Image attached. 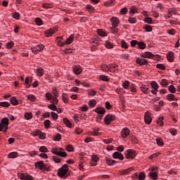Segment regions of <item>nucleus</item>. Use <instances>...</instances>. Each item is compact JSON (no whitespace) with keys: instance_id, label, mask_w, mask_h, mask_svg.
Listing matches in <instances>:
<instances>
[{"instance_id":"obj_4","label":"nucleus","mask_w":180,"mask_h":180,"mask_svg":"<svg viewBox=\"0 0 180 180\" xmlns=\"http://www.w3.org/2000/svg\"><path fill=\"white\" fill-rule=\"evenodd\" d=\"M0 124H1L2 127L4 128V133H6V131H8V129H9V119H8V117L3 118Z\"/></svg>"},{"instance_id":"obj_17","label":"nucleus","mask_w":180,"mask_h":180,"mask_svg":"<svg viewBox=\"0 0 180 180\" xmlns=\"http://www.w3.org/2000/svg\"><path fill=\"white\" fill-rule=\"evenodd\" d=\"M133 169H134L133 167H129L127 169L120 171L119 173L120 175H126L127 174H130Z\"/></svg>"},{"instance_id":"obj_27","label":"nucleus","mask_w":180,"mask_h":180,"mask_svg":"<svg viewBox=\"0 0 180 180\" xmlns=\"http://www.w3.org/2000/svg\"><path fill=\"white\" fill-rule=\"evenodd\" d=\"M86 11H88V12H89L90 13H93V12L95 11V8H94V6H92L91 5L89 4L86 6Z\"/></svg>"},{"instance_id":"obj_22","label":"nucleus","mask_w":180,"mask_h":180,"mask_svg":"<svg viewBox=\"0 0 180 180\" xmlns=\"http://www.w3.org/2000/svg\"><path fill=\"white\" fill-rule=\"evenodd\" d=\"M63 122L66 124L69 129L72 128V123L68 118H63Z\"/></svg>"},{"instance_id":"obj_41","label":"nucleus","mask_w":180,"mask_h":180,"mask_svg":"<svg viewBox=\"0 0 180 180\" xmlns=\"http://www.w3.org/2000/svg\"><path fill=\"white\" fill-rule=\"evenodd\" d=\"M0 106H3V108H9L11 103L9 102H0Z\"/></svg>"},{"instance_id":"obj_11","label":"nucleus","mask_w":180,"mask_h":180,"mask_svg":"<svg viewBox=\"0 0 180 180\" xmlns=\"http://www.w3.org/2000/svg\"><path fill=\"white\" fill-rule=\"evenodd\" d=\"M136 64L139 65H148V61L146 59H141L140 58H137L136 60Z\"/></svg>"},{"instance_id":"obj_50","label":"nucleus","mask_w":180,"mask_h":180,"mask_svg":"<svg viewBox=\"0 0 180 180\" xmlns=\"http://www.w3.org/2000/svg\"><path fill=\"white\" fill-rule=\"evenodd\" d=\"M17 157H18L17 152H12L8 155V158H16Z\"/></svg>"},{"instance_id":"obj_24","label":"nucleus","mask_w":180,"mask_h":180,"mask_svg":"<svg viewBox=\"0 0 180 180\" xmlns=\"http://www.w3.org/2000/svg\"><path fill=\"white\" fill-rule=\"evenodd\" d=\"M141 89L143 94H149L150 93V89L146 85H142L141 87Z\"/></svg>"},{"instance_id":"obj_59","label":"nucleus","mask_w":180,"mask_h":180,"mask_svg":"<svg viewBox=\"0 0 180 180\" xmlns=\"http://www.w3.org/2000/svg\"><path fill=\"white\" fill-rule=\"evenodd\" d=\"M129 13H137V8H136L134 6H132L129 10Z\"/></svg>"},{"instance_id":"obj_53","label":"nucleus","mask_w":180,"mask_h":180,"mask_svg":"<svg viewBox=\"0 0 180 180\" xmlns=\"http://www.w3.org/2000/svg\"><path fill=\"white\" fill-rule=\"evenodd\" d=\"M27 99L30 101L31 102H34L36 101V96L33 95H28L27 96Z\"/></svg>"},{"instance_id":"obj_32","label":"nucleus","mask_w":180,"mask_h":180,"mask_svg":"<svg viewBox=\"0 0 180 180\" xmlns=\"http://www.w3.org/2000/svg\"><path fill=\"white\" fill-rule=\"evenodd\" d=\"M35 23L37 26H41V25H43V20L40 18H37L35 19Z\"/></svg>"},{"instance_id":"obj_51","label":"nucleus","mask_w":180,"mask_h":180,"mask_svg":"<svg viewBox=\"0 0 180 180\" xmlns=\"http://www.w3.org/2000/svg\"><path fill=\"white\" fill-rule=\"evenodd\" d=\"M15 43H13V41H10L6 44V49H11L13 47Z\"/></svg>"},{"instance_id":"obj_19","label":"nucleus","mask_w":180,"mask_h":180,"mask_svg":"<svg viewBox=\"0 0 180 180\" xmlns=\"http://www.w3.org/2000/svg\"><path fill=\"white\" fill-rule=\"evenodd\" d=\"M36 72L38 77H43V75H44V69L42 68H38L36 70Z\"/></svg>"},{"instance_id":"obj_60","label":"nucleus","mask_w":180,"mask_h":180,"mask_svg":"<svg viewBox=\"0 0 180 180\" xmlns=\"http://www.w3.org/2000/svg\"><path fill=\"white\" fill-rule=\"evenodd\" d=\"M169 132L171 133V134H172V136H176V134H177L176 129H175V128H172V129L169 130Z\"/></svg>"},{"instance_id":"obj_39","label":"nucleus","mask_w":180,"mask_h":180,"mask_svg":"<svg viewBox=\"0 0 180 180\" xmlns=\"http://www.w3.org/2000/svg\"><path fill=\"white\" fill-rule=\"evenodd\" d=\"M25 117L27 120H30L33 117V114L32 112H26L25 114Z\"/></svg>"},{"instance_id":"obj_47","label":"nucleus","mask_w":180,"mask_h":180,"mask_svg":"<svg viewBox=\"0 0 180 180\" xmlns=\"http://www.w3.org/2000/svg\"><path fill=\"white\" fill-rule=\"evenodd\" d=\"M143 20L146 23H148V25H152V23H153V19L150 17H147V18H144Z\"/></svg>"},{"instance_id":"obj_37","label":"nucleus","mask_w":180,"mask_h":180,"mask_svg":"<svg viewBox=\"0 0 180 180\" xmlns=\"http://www.w3.org/2000/svg\"><path fill=\"white\" fill-rule=\"evenodd\" d=\"M156 143L158 146H160V147H162V146H164V141H162V139L161 138H158V139H156Z\"/></svg>"},{"instance_id":"obj_46","label":"nucleus","mask_w":180,"mask_h":180,"mask_svg":"<svg viewBox=\"0 0 180 180\" xmlns=\"http://www.w3.org/2000/svg\"><path fill=\"white\" fill-rule=\"evenodd\" d=\"M143 29H145L146 32H153V27H151V25H145L143 26Z\"/></svg>"},{"instance_id":"obj_36","label":"nucleus","mask_w":180,"mask_h":180,"mask_svg":"<svg viewBox=\"0 0 180 180\" xmlns=\"http://www.w3.org/2000/svg\"><path fill=\"white\" fill-rule=\"evenodd\" d=\"M66 151H68V153H73L74 151V147H72V145H68L65 148Z\"/></svg>"},{"instance_id":"obj_34","label":"nucleus","mask_w":180,"mask_h":180,"mask_svg":"<svg viewBox=\"0 0 180 180\" xmlns=\"http://www.w3.org/2000/svg\"><path fill=\"white\" fill-rule=\"evenodd\" d=\"M164 117H160L159 119L157 120V124L159 126H164Z\"/></svg>"},{"instance_id":"obj_40","label":"nucleus","mask_w":180,"mask_h":180,"mask_svg":"<svg viewBox=\"0 0 180 180\" xmlns=\"http://www.w3.org/2000/svg\"><path fill=\"white\" fill-rule=\"evenodd\" d=\"M122 86L124 89H129V86H130V82L129 81H125L122 83Z\"/></svg>"},{"instance_id":"obj_58","label":"nucleus","mask_w":180,"mask_h":180,"mask_svg":"<svg viewBox=\"0 0 180 180\" xmlns=\"http://www.w3.org/2000/svg\"><path fill=\"white\" fill-rule=\"evenodd\" d=\"M89 96H95V95H96V91L95 90L90 89L89 91Z\"/></svg>"},{"instance_id":"obj_56","label":"nucleus","mask_w":180,"mask_h":180,"mask_svg":"<svg viewBox=\"0 0 180 180\" xmlns=\"http://www.w3.org/2000/svg\"><path fill=\"white\" fill-rule=\"evenodd\" d=\"M49 109H51V110H57V106L54 104H51L48 105Z\"/></svg>"},{"instance_id":"obj_48","label":"nucleus","mask_w":180,"mask_h":180,"mask_svg":"<svg viewBox=\"0 0 180 180\" xmlns=\"http://www.w3.org/2000/svg\"><path fill=\"white\" fill-rule=\"evenodd\" d=\"M13 18L16 20H19L20 19V13L15 12L13 14Z\"/></svg>"},{"instance_id":"obj_62","label":"nucleus","mask_w":180,"mask_h":180,"mask_svg":"<svg viewBox=\"0 0 180 180\" xmlns=\"http://www.w3.org/2000/svg\"><path fill=\"white\" fill-rule=\"evenodd\" d=\"M150 85L153 89H158V84H157L156 82L153 81V82H150Z\"/></svg>"},{"instance_id":"obj_44","label":"nucleus","mask_w":180,"mask_h":180,"mask_svg":"<svg viewBox=\"0 0 180 180\" xmlns=\"http://www.w3.org/2000/svg\"><path fill=\"white\" fill-rule=\"evenodd\" d=\"M168 90L169 91V92H171V94H175V92L176 91V89H175V86L174 85H170Z\"/></svg>"},{"instance_id":"obj_63","label":"nucleus","mask_w":180,"mask_h":180,"mask_svg":"<svg viewBox=\"0 0 180 180\" xmlns=\"http://www.w3.org/2000/svg\"><path fill=\"white\" fill-rule=\"evenodd\" d=\"M129 23H136L137 19H136L135 18L129 17Z\"/></svg>"},{"instance_id":"obj_49","label":"nucleus","mask_w":180,"mask_h":180,"mask_svg":"<svg viewBox=\"0 0 180 180\" xmlns=\"http://www.w3.org/2000/svg\"><path fill=\"white\" fill-rule=\"evenodd\" d=\"M46 98L48 101H54V97L51 96V93H46Z\"/></svg>"},{"instance_id":"obj_28","label":"nucleus","mask_w":180,"mask_h":180,"mask_svg":"<svg viewBox=\"0 0 180 180\" xmlns=\"http://www.w3.org/2000/svg\"><path fill=\"white\" fill-rule=\"evenodd\" d=\"M11 105H19V101H18V99H16V97H11Z\"/></svg>"},{"instance_id":"obj_1","label":"nucleus","mask_w":180,"mask_h":180,"mask_svg":"<svg viewBox=\"0 0 180 180\" xmlns=\"http://www.w3.org/2000/svg\"><path fill=\"white\" fill-rule=\"evenodd\" d=\"M69 168L68 165L65 164L62 166L60 169H58V176H59L60 178H64L65 175H67V172H68Z\"/></svg>"},{"instance_id":"obj_26","label":"nucleus","mask_w":180,"mask_h":180,"mask_svg":"<svg viewBox=\"0 0 180 180\" xmlns=\"http://www.w3.org/2000/svg\"><path fill=\"white\" fill-rule=\"evenodd\" d=\"M97 33L98 34V36H101V37H105V36H108V34H106L105 32H104L103 30L99 29L97 30Z\"/></svg>"},{"instance_id":"obj_55","label":"nucleus","mask_w":180,"mask_h":180,"mask_svg":"<svg viewBox=\"0 0 180 180\" xmlns=\"http://www.w3.org/2000/svg\"><path fill=\"white\" fill-rule=\"evenodd\" d=\"M160 84L162 86H167V85H168V80H167V79H162V82Z\"/></svg>"},{"instance_id":"obj_45","label":"nucleus","mask_w":180,"mask_h":180,"mask_svg":"<svg viewBox=\"0 0 180 180\" xmlns=\"http://www.w3.org/2000/svg\"><path fill=\"white\" fill-rule=\"evenodd\" d=\"M139 180H144L146 179V173L140 172L139 174Z\"/></svg>"},{"instance_id":"obj_20","label":"nucleus","mask_w":180,"mask_h":180,"mask_svg":"<svg viewBox=\"0 0 180 180\" xmlns=\"http://www.w3.org/2000/svg\"><path fill=\"white\" fill-rule=\"evenodd\" d=\"M167 58L169 63L174 62V52L169 51L167 55Z\"/></svg>"},{"instance_id":"obj_14","label":"nucleus","mask_w":180,"mask_h":180,"mask_svg":"<svg viewBox=\"0 0 180 180\" xmlns=\"http://www.w3.org/2000/svg\"><path fill=\"white\" fill-rule=\"evenodd\" d=\"M52 93L54 95L53 103H58V100L57 99V98L58 96V91H57V89L56 88L53 89Z\"/></svg>"},{"instance_id":"obj_57","label":"nucleus","mask_w":180,"mask_h":180,"mask_svg":"<svg viewBox=\"0 0 180 180\" xmlns=\"http://www.w3.org/2000/svg\"><path fill=\"white\" fill-rule=\"evenodd\" d=\"M39 151H40V153H47L48 152L47 147H46V146H41L39 148Z\"/></svg>"},{"instance_id":"obj_12","label":"nucleus","mask_w":180,"mask_h":180,"mask_svg":"<svg viewBox=\"0 0 180 180\" xmlns=\"http://www.w3.org/2000/svg\"><path fill=\"white\" fill-rule=\"evenodd\" d=\"M129 134H130V129L128 128H124L122 131H121V136L122 139H126Z\"/></svg>"},{"instance_id":"obj_15","label":"nucleus","mask_w":180,"mask_h":180,"mask_svg":"<svg viewBox=\"0 0 180 180\" xmlns=\"http://www.w3.org/2000/svg\"><path fill=\"white\" fill-rule=\"evenodd\" d=\"M111 23L114 27H117L120 23L119 18L117 17H112L111 18Z\"/></svg>"},{"instance_id":"obj_54","label":"nucleus","mask_w":180,"mask_h":180,"mask_svg":"<svg viewBox=\"0 0 180 180\" xmlns=\"http://www.w3.org/2000/svg\"><path fill=\"white\" fill-rule=\"evenodd\" d=\"M52 158L54 162H56V164H60L61 162V160H60V158H58L57 156H53Z\"/></svg>"},{"instance_id":"obj_29","label":"nucleus","mask_w":180,"mask_h":180,"mask_svg":"<svg viewBox=\"0 0 180 180\" xmlns=\"http://www.w3.org/2000/svg\"><path fill=\"white\" fill-rule=\"evenodd\" d=\"M167 98L168 101H178V98L174 94H169L167 96Z\"/></svg>"},{"instance_id":"obj_23","label":"nucleus","mask_w":180,"mask_h":180,"mask_svg":"<svg viewBox=\"0 0 180 180\" xmlns=\"http://www.w3.org/2000/svg\"><path fill=\"white\" fill-rule=\"evenodd\" d=\"M149 176H150L153 180H157V179L158 178V173L157 172H150Z\"/></svg>"},{"instance_id":"obj_3","label":"nucleus","mask_w":180,"mask_h":180,"mask_svg":"<svg viewBox=\"0 0 180 180\" xmlns=\"http://www.w3.org/2000/svg\"><path fill=\"white\" fill-rule=\"evenodd\" d=\"M51 153L58 155V157H62L63 158L67 157V153L60 152V149L58 148H53L51 149Z\"/></svg>"},{"instance_id":"obj_18","label":"nucleus","mask_w":180,"mask_h":180,"mask_svg":"<svg viewBox=\"0 0 180 180\" xmlns=\"http://www.w3.org/2000/svg\"><path fill=\"white\" fill-rule=\"evenodd\" d=\"M95 112L98 115H105L106 110H105V108H103L102 107H97L95 109Z\"/></svg>"},{"instance_id":"obj_38","label":"nucleus","mask_w":180,"mask_h":180,"mask_svg":"<svg viewBox=\"0 0 180 180\" xmlns=\"http://www.w3.org/2000/svg\"><path fill=\"white\" fill-rule=\"evenodd\" d=\"M99 79H101V81H104L105 82H108L109 81V78L108 77V76L105 75H100Z\"/></svg>"},{"instance_id":"obj_13","label":"nucleus","mask_w":180,"mask_h":180,"mask_svg":"<svg viewBox=\"0 0 180 180\" xmlns=\"http://www.w3.org/2000/svg\"><path fill=\"white\" fill-rule=\"evenodd\" d=\"M112 158L115 159L120 160L121 161H123V160H124V157H123V155L119 152H115L112 154Z\"/></svg>"},{"instance_id":"obj_35","label":"nucleus","mask_w":180,"mask_h":180,"mask_svg":"<svg viewBox=\"0 0 180 180\" xmlns=\"http://www.w3.org/2000/svg\"><path fill=\"white\" fill-rule=\"evenodd\" d=\"M101 69L104 72H108V71H109V66L106 64H103L101 65Z\"/></svg>"},{"instance_id":"obj_5","label":"nucleus","mask_w":180,"mask_h":180,"mask_svg":"<svg viewBox=\"0 0 180 180\" xmlns=\"http://www.w3.org/2000/svg\"><path fill=\"white\" fill-rule=\"evenodd\" d=\"M58 30V27H54L48 30H46L44 32V34H45L46 37H51V36H53V34H54L56 33V32H57Z\"/></svg>"},{"instance_id":"obj_31","label":"nucleus","mask_w":180,"mask_h":180,"mask_svg":"<svg viewBox=\"0 0 180 180\" xmlns=\"http://www.w3.org/2000/svg\"><path fill=\"white\" fill-rule=\"evenodd\" d=\"M89 105L90 108H95V106L96 105V100L95 99L90 100L89 101Z\"/></svg>"},{"instance_id":"obj_42","label":"nucleus","mask_w":180,"mask_h":180,"mask_svg":"<svg viewBox=\"0 0 180 180\" xmlns=\"http://www.w3.org/2000/svg\"><path fill=\"white\" fill-rule=\"evenodd\" d=\"M62 99H63L64 103H68L69 100H68V97L67 96V94H63Z\"/></svg>"},{"instance_id":"obj_52","label":"nucleus","mask_w":180,"mask_h":180,"mask_svg":"<svg viewBox=\"0 0 180 180\" xmlns=\"http://www.w3.org/2000/svg\"><path fill=\"white\" fill-rule=\"evenodd\" d=\"M105 47L107 49H113V44L110 43L109 41H105Z\"/></svg>"},{"instance_id":"obj_8","label":"nucleus","mask_w":180,"mask_h":180,"mask_svg":"<svg viewBox=\"0 0 180 180\" xmlns=\"http://www.w3.org/2000/svg\"><path fill=\"white\" fill-rule=\"evenodd\" d=\"M135 157H136V151L131 149H129L127 150V153L125 156V158H127V160H129V159L133 160Z\"/></svg>"},{"instance_id":"obj_6","label":"nucleus","mask_w":180,"mask_h":180,"mask_svg":"<svg viewBox=\"0 0 180 180\" xmlns=\"http://www.w3.org/2000/svg\"><path fill=\"white\" fill-rule=\"evenodd\" d=\"M116 120V116L112 115H108L104 118V123L105 124L109 125L110 124V122L112 120Z\"/></svg>"},{"instance_id":"obj_30","label":"nucleus","mask_w":180,"mask_h":180,"mask_svg":"<svg viewBox=\"0 0 180 180\" xmlns=\"http://www.w3.org/2000/svg\"><path fill=\"white\" fill-rule=\"evenodd\" d=\"M72 41H74V36L70 35V37L66 39L65 43V44H71Z\"/></svg>"},{"instance_id":"obj_2","label":"nucleus","mask_w":180,"mask_h":180,"mask_svg":"<svg viewBox=\"0 0 180 180\" xmlns=\"http://www.w3.org/2000/svg\"><path fill=\"white\" fill-rule=\"evenodd\" d=\"M35 167L41 169V171H50V166L44 165V162L43 161L35 162Z\"/></svg>"},{"instance_id":"obj_64","label":"nucleus","mask_w":180,"mask_h":180,"mask_svg":"<svg viewBox=\"0 0 180 180\" xmlns=\"http://www.w3.org/2000/svg\"><path fill=\"white\" fill-rule=\"evenodd\" d=\"M157 68H158L159 70H165V65H164V64H158L156 65Z\"/></svg>"},{"instance_id":"obj_10","label":"nucleus","mask_w":180,"mask_h":180,"mask_svg":"<svg viewBox=\"0 0 180 180\" xmlns=\"http://www.w3.org/2000/svg\"><path fill=\"white\" fill-rule=\"evenodd\" d=\"M144 120L146 124H150L151 123L153 119L151 118V115H150V112H146L145 113Z\"/></svg>"},{"instance_id":"obj_61","label":"nucleus","mask_w":180,"mask_h":180,"mask_svg":"<svg viewBox=\"0 0 180 180\" xmlns=\"http://www.w3.org/2000/svg\"><path fill=\"white\" fill-rule=\"evenodd\" d=\"M44 127L45 129H49L50 127V121L49 120L44 121Z\"/></svg>"},{"instance_id":"obj_9","label":"nucleus","mask_w":180,"mask_h":180,"mask_svg":"<svg viewBox=\"0 0 180 180\" xmlns=\"http://www.w3.org/2000/svg\"><path fill=\"white\" fill-rule=\"evenodd\" d=\"M99 161V158L96 155H93L91 157V162H90V165L91 167H96L98 162Z\"/></svg>"},{"instance_id":"obj_21","label":"nucleus","mask_w":180,"mask_h":180,"mask_svg":"<svg viewBox=\"0 0 180 180\" xmlns=\"http://www.w3.org/2000/svg\"><path fill=\"white\" fill-rule=\"evenodd\" d=\"M73 72L78 75L79 74H81L82 72V69L79 66H75L73 68Z\"/></svg>"},{"instance_id":"obj_43","label":"nucleus","mask_w":180,"mask_h":180,"mask_svg":"<svg viewBox=\"0 0 180 180\" xmlns=\"http://www.w3.org/2000/svg\"><path fill=\"white\" fill-rule=\"evenodd\" d=\"M61 140V134H57L53 136V141H60Z\"/></svg>"},{"instance_id":"obj_25","label":"nucleus","mask_w":180,"mask_h":180,"mask_svg":"<svg viewBox=\"0 0 180 180\" xmlns=\"http://www.w3.org/2000/svg\"><path fill=\"white\" fill-rule=\"evenodd\" d=\"M21 179L22 180H33V176H32L31 175L22 174Z\"/></svg>"},{"instance_id":"obj_7","label":"nucleus","mask_w":180,"mask_h":180,"mask_svg":"<svg viewBox=\"0 0 180 180\" xmlns=\"http://www.w3.org/2000/svg\"><path fill=\"white\" fill-rule=\"evenodd\" d=\"M31 50L32 53H34V54H37L39 51H43V50H44V46L43 44H39L37 46H34V48H31Z\"/></svg>"},{"instance_id":"obj_33","label":"nucleus","mask_w":180,"mask_h":180,"mask_svg":"<svg viewBox=\"0 0 180 180\" xmlns=\"http://www.w3.org/2000/svg\"><path fill=\"white\" fill-rule=\"evenodd\" d=\"M138 46L139 49H141V50H144V49L146 47V44L143 41L138 42Z\"/></svg>"},{"instance_id":"obj_16","label":"nucleus","mask_w":180,"mask_h":180,"mask_svg":"<svg viewBox=\"0 0 180 180\" xmlns=\"http://www.w3.org/2000/svg\"><path fill=\"white\" fill-rule=\"evenodd\" d=\"M141 57H142V58H153V57H154V54L151 52L146 51L144 54L141 55Z\"/></svg>"}]
</instances>
